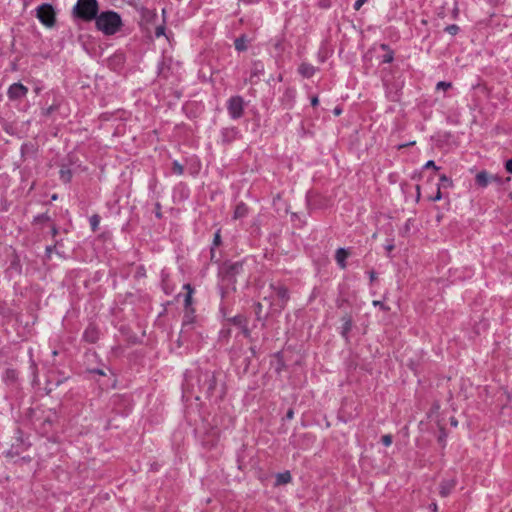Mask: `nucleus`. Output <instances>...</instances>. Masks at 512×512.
I'll return each mask as SVG.
<instances>
[{"label":"nucleus","instance_id":"obj_30","mask_svg":"<svg viewBox=\"0 0 512 512\" xmlns=\"http://www.w3.org/2000/svg\"><path fill=\"white\" fill-rule=\"evenodd\" d=\"M441 198H442V193H441L440 187H438L435 196L431 197L430 199L432 201H439Z\"/></svg>","mask_w":512,"mask_h":512},{"label":"nucleus","instance_id":"obj_4","mask_svg":"<svg viewBox=\"0 0 512 512\" xmlns=\"http://www.w3.org/2000/svg\"><path fill=\"white\" fill-rule=\"evenodd\" d=\"M37 18L47 27L55 24V11L50 4H42L37 8Z\"/></svg>","mask_w":512,"mask_h":512},{"label":"nucleus","instance_id":"obj_40","mask_svg":"<svg viewBox=\"0 0 512 512\" xmlns=\"http://www.w3.org/2000/svg\"><path fill=\"white\" fill-rule=\"evenodd\" d=\"M450 423H451V425H452V426H454V427H456V426L458 425V422H457V420H456L454 417H452V418L450 419Z\"/></svg>","mask_w":512,"mask_h":512},{"label":"nucleus","instance_id":"obj_44","mask_svg":"<svg viewBox=\"0 0 512 512\" xmlns=\"http://www.w3.org/2000/svg\"><path fill=\"white\" fill-rule=\"evenodd\" d=\"M373 305L383 307L380 301H373Z\"/></svg>","mask_w":512,"mask_h":512},{"label":"nucleus","instance_id":"obj_41","mask_svg":"<svg viewBox=\"0 0 512 512\" xmlns=\"http://www.w3.org/2000/svg\"><path fill=\"white\" fill-rule=\"evenodd\" d=\"M341 112H342V110H341L339 107H336V108L334 109V114H335L336 116L340 115V114H341Z\"/></svg>","mask_w":512,"mask_h":512},{"label":"nucleus","instance_id":"obj_48","mask_svg":"<svg viewBox=\"0 0 512 512\" xmlns=\"http://www.w3.org/2000/svg\"><path fill=\"white\" fill-rule=\"evenodd\" d=\"M11 374H12V375H10V378L15 377L14 371H11Z\"/></svg>","mask_w":512,"mask_h":512},{"label":"nucleus","instance_id":"obj_43","mask_svg":"<svg viewBox=\"0 0 512 512\" xmlns=\"http://www.w3.org/2000/svg\"><path fill=\"white\" fill-rule=\"evenodd\" d=\"M430 507H431V509H432V511H433V512H437V504H436V503H432V504L430 505Z\"/></svg>","mask_w":512,"mask_h":512},{"label":"nucleus","instance_id":"obj_32","mask_svg":"<svg viewBox=\"0 0 512 512\" xmlns=\"http://www.w3.org/2000/svg\"><path fill=\"white\" fill-rule=\"evenodd\" d=\"M57 109V106L56 105H51L50 107L46 108L43 113L45 115H50L53 111H55Z\"/></svg>","mask_w":512,"mask_h":512},{"label":"nucleus","instance_id":"obj_26","mask_svg":"<svg viewBox=\"0 0 512 512\" xmlns=\"http://www.w3.org/2000/svg\"><path fill=\"white\" fill-rule=\"evenodd\" d=\"M351 327H352V321H351V319H350V318H349V319H346V320H345V323H344V325H343V334L345 335L347 332H349V331H350V329H351Z\"/></svg>","mask_w":512,"mask_h":512},{"label":"nucleus","instance_id":"obj_9","mask_svg":"<svg viewBox=\"0 0 512 512\" xmlns=\"http://www.w3.org/2000/svg\"><path fill=\"white\" fill-rule=\"evenodd\" d=\"M264 73V65L260 61L253 63L250 70L249 81L254 84L260 79V76Z\"/></svg>","mask_w":512,"mask_h":512},{"label":"nucleus","instance_id":"obj_8","mask_svg":"<svg viewBox=\"0 0 512 512\" xmlns=\"http://www.w3.org/2000/svg\"><path fill=\"white\" fill-rule=\"evenodd\" d=\"M28 92L27 87L21 83H14L8 89V97L10 100H19L23 98Z\"/></svg>","mask_w":512,"mask_h":512},{"label":"nucleus","instance_id":"obj_39","mask_svg":"<svg viewBox=\"0 0 512 512\" xmlns=\"http://www.w3.org/2000/svg\"><path fill=\"white\" fill-rule=\"evenodd\" d=\"M318 103H319L318 98H317V97H313V98H312V100H311V104H312L313 106H316Z\"/></svg>","mask_w":512,"mask_h":512},{"label":"nucleus","instance_id":"obj_21","mask_svg":"<svg viewBox=\"0 0 512 512\" xmlns=\"http://www.w3.org/2000/svg\"><path fill=\"white\" fill-rule=\"evenodd\" d=\"M172 170L174 173L181 175L183 174L184 167L178 161L173 162Z\"/></svg>","mask_w":512,"mask_h":512},{"label":"nucleus","instance_id":"obj_16","mask_svg":"<svg viewBox=\"0 0 512 512\" xmlns=\"http://www.w3.org/2000/svg\"><path fill=\"white\" fill-rule=\"evenodd\" d=\"M84 337L87 341L93 343L97 339V331L94 328H88L84 333Z\"/></svg>","mask_w":512,"mask_h":512},{"label":"nucleus","instance_id":"obj_36","mask_svg":"<svg viewBox=\"0 0 512 512\" xmlns=\"http://www.w3.org/2000/svg\"><path fill=\"white\" fill-rule=\"evenodd\" d=\"M490 182L500 183V178L496 175H490Z\"/></svg>","mask_w":512,"mask_h":512},{"label":"nucleus","instance_id":"obj_49","mask_svg":"<svg viewBox=\"0 0 512 512\" xmlns=\"http://www.w3.org/2000/svg\"><path fill=\"white\" fill-rule=\"evenodd\" d=\"M11 374H12V375H10V378L15 377L14 371H11Z\"/></svg>","mask_w":512,"mask_h":512},{"label":"nucleus","instance_id":"obj_46","mask_svg":"<svg viewBox=\"0 0 512 512\" xmlns=\"http://www.w3.org/2000/svg\"><path fill=\"white\" fill-rule=\"evenodd\" d=\"M52 249H53L52 247H47L46 248L47 253L50 254L52 252Z\"/></svg>","mask_w":512,"mask_h":512},{"label":"nucleus","instance_id":"obj_13","mask_svg":"<svg viewBox=\"0 0 512 512\" xmlns=\"http://www.w3.org/2000/svg\"><path fill=\"white\" fill-rule=\"evenodd\" d=\"M475 180L478 186L486 187L490 183V175L486 171H481L476 175Z\"/></svg>","mask_w":512,"mask_h":512},{"label":"nucleus","instance_id":"obj_23","mask_svg":"<svg viewBox=\"0 0 512 512\" xmlns=\"http://www.w3.org/2000/svg\"><path fill=\"white\" fill-rule=\"evenodd\" d=\"M445 31L451 35H456L459 31V27L455 24L449 25L445 28Z\"/></svg>","mask_w":512,"mask_h":512},{"label":"nucleus","instance_id":"obj_20","mask_svg":"<svg viewBox=\"0 0 512 512\" xmlns=\"http://www.w3.org/2000/svg\"><path fill=\"white\" fill-rule=\"evenodd\" d=\"M100 223V217L98 215H93L90 218V224L93 231H96L98 229Z\"/></svg>","mask_w":512,"mask_h":512},{"label":"nucleus","instance_id":"obj_17","mask_svg":"<svg viewBox=\"0 0 512 512\" xmlns=\"http://www.w3.org/2000/svg\"><path fill=\"white\" fill-rule=\"evenodd\" d=\"M184 288L187 289V294L185 296L184 302H185V306L188 307L191 305L193 290H192L190 284H185Z\"/></svg>","mask_w":512,"mask_h":512},{"label":"nucleus","instance_id":"obj_29","mask_svg":"<svg viewBox=\"0 0 512 512\" xmlns=\"http://www.w3.org/2000/svg\"><path fill=\"white\" fill-rule=\"evenodd\" d=\"M221 243V236H220V231H217L214 235V240H213V244L215 246H218L219 244Z\"/></svg>","mask_w":512,"mask_h":512},{"label":"nucleus","instance_id":"obj_5","mask_svg":"<svg viewBox=\"0 0 512 512\" xmlns=\"http://www.w3.org/2000/svg\"><path fill=\"white\" fill-rule=\"evenodd\" d=\"M228 111L233 118H239L243 112V100L239 96L232 97L228 102Z\"/></svg>","mask_w":512,"mask_h":512},{"label":"nucleus","instance_id":"obj_22","mask_svg":"<svg viewBox=\"0 0 512 512\" xmlns=\"http://www.w3.org/2000/svg\"><path fill=\"white\" fill-rule=\"evenodd\" d=\"M60 177L64 182H69L71 180V172L70 170L62 169L60 171Z\"/></svg>","mask_w":512,"mask_h":512},{"label":"nucleus","instance_id":"obj_47","mask_svg":"<svg viewBox=\"0 0 512 512\" xmlns=\"http://www.w3.org/2000/svg\"><path fill=\"white\" fill-rule=\"evenodd\" d=\"M11 374H12V375H10V378L15 377L14 371H11Z\"/></svg>","mask_w":512,"mask_h":512},{"label":"nucleus","instance_id":"obj_34","mask_svg":"<svg viewBox=\"0 0 512 512\" xmlns=\"http://www.w3.org/2000/svg\"><path fill=\"white\" fill-rule=\"evenodd\" d=\"M366 2V0H357L354 4L355 10H359L360 7Z\"/></svg>","mask_w":512,"mask_h":512},{"label":"nucleus","instance_id":"obj_15","mask_svg":"<svg viewBox=\"0 0 512 512\" xmlns=\"http://www.w3.org/2000/svg\"><path fill=\"white\" fill-rule=\"evenodd\" d=\"M291 481V475L288 471L286 472H283V473H279L277 475V478H276V484L277 485H282V484H287Z\"/></svg>","mask_w":512,"mask_h":512},{"label":"nucleus","instance_id":"obj_3","mask_svg":"<svg viewBox=\"0 0 512 512\" xmlns=\"http://www.w3.org/2000/svg\"><path fill=\"white\" fill-rule=\"evenodd\" d=\"M98 12V3L96 0H78L74 7L76 16L83 20H92L96 18Z\"/></svg>","mask_w":512,"mask_h":512},{"label":"nucleus","instance_id":"obj_37","mask_svg":"<svg viewBox=\"0 0 512 512\" xmlns=\"http://www.w3.org/2000/svg\"><path fill=\"white\" fill-rule=\"evenodd\" d=\"M293 416H294V412H293V410H292V409H289V410H288V412H287V414H286V417H287L288 419H292V418H293Z\"/></svg>","mask_w":512,"mask_h":512},{"label":"nucleus","instance_id":"obj_1","mask_svg":"<svg viewBox=\"0 0 512 512\" xmlns=\"http://www.w3.org/2000/svg\"><path fill=\"white\" fill-rule=\"evenodd\" d=\"M95 19L97 28L106 35L116 33L122 24L120 16L114 11L103 12Z\"/></svg>","mask_w":512,"mask_h":512},{"label":"nucleus","instance_id":"obj_2","mask_svg":"<svg viewBox=\"0 0 512 512\" xmlns=\"http://www.w3.org/2000/svg\"><path fill=\"white\" fill-rule=\"evenodd\" d=\"M272 293L269 297H264V300H269L270 307L275 312H280L286 306L289 300L288 289L283 285L270 284Z\"/></svg>","mask_w":512,"mask_h":512},{"label":"nucleus","instance_id":"obj_10","mask_svg":"<svg viewBox=\"0 0 512 512\" xmlns=\"http://www.w3.org/2000/svg\"><path fill=\"white\" fill-rule=\"evenodd\" d=\"M455 487V481L453 479L444 480L440 484V495L447 497Z\"/></svg>","mask_w":512,"mask_h":512},{"label":"nucleus","instance_id":"obj_33","mask_svg":"<svg viewBox=\"0 0 512 512\" xmlns=\"http://www.w3.org/2000/svg\"><path fill=\"white\" fill-rule=\"evenodd\" d=\"M424 167H425V168H433V169H435V170H438V169H439V168L435 165L434 161H432V160H429V161L425 164V166H424Z\"/></svg>","mask_w":512,"mask_h":512},{"label":"nucleus","instance_id":"obj_28","mask_svg":"<svg viewBox=\"0 0 512 512\" xmlns=\"http://www.w3.org/2000/svg\"><path fill=\"white\" fill-rule=\"evenodd\" d=\"M191 324H192V321L189 318L187 320H185L183 322L182 333H186L188 331V328L191 326Z\"/></svg>","mask_w":512,"mask_h":512},{"label":"nucleus","instance_id":"obj_35","mask_svg":"<svg viewBox=\"0 0 512 512\" xmlns=\"http://www.w3.org/2000/svg\"><path fill=\"white\" fill-rule=\"evenodd\" d=\"M505 168L508 172L512 173V159L508 160L505 164Z\"/></svg>","mask_w":512,"mask_h":512},{"label":"nucleus","instance_id":"obj_31","mask_svg":"<svg viewBox=\"0 0 512 512\" xmlns=\"http://www.w3.org/2000/svg\"><path fill=\"white\" fill-rule=\"evenodd\" d=\"M164 31H165L164 26H158V27L156 28L155 35H156L157 37H160V36L164 35Z\"/></svg>","mask_w":512,"mask_h":512},{"label":"nucleus","instance_id":"obj_19","mask_svg":"<svg viewBox=\"0 0 512 512\" xmlns=\"http://www.w3.org/2000/svg\"><path fill=\"white\" fill-rule=\"evenodd\" d=\"M451 88H452V83L451 82L440 81L436 85V90L446 91V90L451 89Z\"/></svg>","mask_w":512,"mask_h":512},{"label":"nucleus","instance_id":"obj_42","mask_svg":"<svg viewBox=\"0 0 512 512\" xmlns=\"http://www.w3.org/2000/svg\"><path fill=\"white\" fill-rule=\"evenodd\" d=\"M414 144H415V142L413 141V142H410V143H407V144L400 145L398 148L402 149L404 147H407V146H410V145H414Z\"/></svg>","mask_w":512,"mask_h":512},{"label":"nucleus","instance_id":"obj_38","mask_svg":"<svg viewBox=\"0 0 512 512\" xmlns=\"http://www.w3.org/2000/svg\"><path fill=\"white\" fill-rule=\"evenodd\" d=\"M385 249H386L387 252H391L394 249V245L393 244H388V245H386Z\"/></svg>","mask_w":512,"mask_h":512},{"label":"nucleus","instance_id":"obj_7","mask_svg":"<svg viewBox=\"0 0 512 512\" xmlns=\"http://www.w3.org/2000/svg\"><path fill=\"white\" fill-rule=\"evenodd\" d=\"M205 379L202 384V390L205 392L207 397H212L215 393L217 381L214 374L206 373Z\"/></svg>","mask_w":512,"mask_h":512},{"label":"nucleus","instance_id":"obj_12","mask_svg":"<svg viewBox=\"0 0 512 512\" xmlns=\"http://www.w3.org/2000/svg\"><path fill=\"white\" fill-rule=\"evenodd\" d=\"M299 73L303 76V77H306V78H310L314 75L315 73V68L310 65V64H307V63H302L300 66H299V69H298Z\"/></svg>","mask_w":512,"mask_h":512},{"label":"nucleus","instance_id":"obj_11","mask_svg":"<svg viewBox=\"0 0 512 512\" xmlns=\"http://www.w3.org/2000/svg\"><path fill=\"white\" fill-rule=\"evenodd\" d=\"M348 255H349V252L346 249H344V248H339L336 251L335 258H336V261H337V263L339 264V266L341 268H345L346 267L345 260L348 257Z\"/></svg>","mask_w":512,"mask_h":512},{"label":"nucleus","instance_id":"obj_14","mask_svg":"<svg viewBox=\"0 0 512 512\" xmlns=\"http://www.w3.org/2000/svg\"><path fill=\"white\" fill-rule=\"evenodd\" d=\"M247 212H248V208L246 207L245 204H243V203L238 204L234 211V218L235 219L242 218L247 214Z\"/></svg>","mask_w":512,"mask_h":512},{"label":"nucleus","instance_id":"obj_6","mask_svg":"<svg viewBox=\"0 0 512 512\" xmlns=\"http://www.w3.org/2000/svg\"><path fill=\"white\" fill-rule=\"evenodd\" d=\"M229 325H233L241 329L245 337L250 336V330L247 328V319L243 315H235L226 319Z\"/></svg>","mask_w":512,"mask_h":512},{"label":"nucleus","instance_id":"obj_24","mask_svg":"<svg viewBox=\"0 0 512 512\" xmlns=\"http://www.w3.org/2000/svg\"><path fill=\"white\" fill-rule=\"evenodd\" d=\"M440 181H441V183H442V185H443L444 187H450V186H452V180H451V179H449V178H448L446 175H444V174L440 176Z\"/></svg>","mask_w":512,"mask_h":512},{"label":"nucleus","instance_id":"obj_50","mask_svg":"<svg viewBox=\"0 0 512 512\" xmlns=\"http://www.w3.org/2000/svg\"><path fill=\"white\" fill-rule=\"evenodd\" d=\"M510 197L512 198V194H510Z\"/></svg>","mask_w":512,"mask_h":512},{"label":"nucleus","instance_id":"obj_27","mask_svg":"<svg viewBox=\"0 0 512 512\" xmlns=\"http://www.w3.org/2000/svg\"><path fill=\"white\" fill-rule=\"evenodd\" d=\"M393 60V53L391 51H389L388 53H386L384 56H383V63H390L392 62Z\"/></svg>","mask_w":512,"mask_h":512},{"label":"nucleus","instance_id":"obj_18","mask_svg":"<svg viewBox=\"0 0 512 512\" xmlns=\"http://www.w3.org/2000/svg\"><path fill=\"white\" fill-rule=\"evenodd\" d=\"M235 48L238 50V51H244L246 50L247 46H246V40L244 37H240V38H237L235 40Z\"/></svg>","mask_w":512,"mask_h":512},{"label":"nucleus","instance_id":"obj_45","mask_svg":"<svg viewBox=\"0 0 512 512\" xmlns=\"http://www.w3.org/2000/svg\"><path fill=\"white\" fill-rule=\"evenodd\" d=\"M262 305L260 303L257 304V315H259V311L261 310Z\"/></svg>","mask_w":512,"mask_h":512},{"label":"nucleus","instance_id":"obj_25","mask_svg":"<svg viewBox=\"0 0 512 512\" xmlns=\"http://www.w3.org/2000/svg\"><path fill=\"white\" fill-rule=\"evenodd\" d=\"M381 442L385 446H390L392 444V436L390 434L383 435L381 438Z\"/></svg>","mask_w":512,"mask_h":512}]
</instances>
